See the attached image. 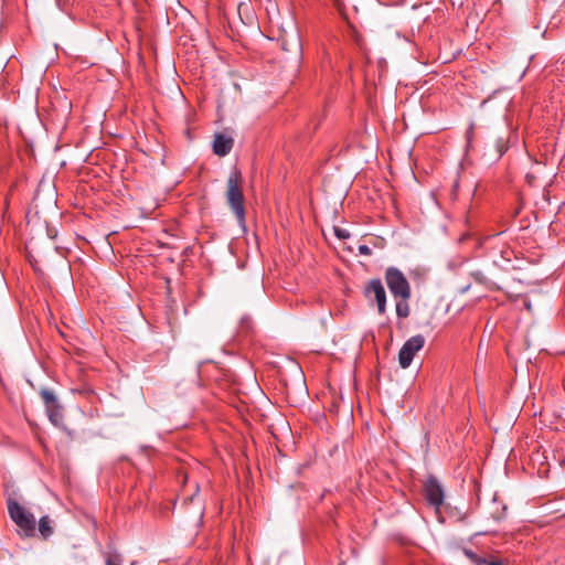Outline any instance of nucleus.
<instances>
[{
  "mask_svg": "<svg viewBox=\"0 0 565 565\" xmlns=\"http://www.w3.org/2000/svg\"><path fill=\"white\" fill-rule=\"evenodd\" d=\"M186 482H188V476L184 475L183 476V500L185 503H192L194 501V499L198 497L199 494V484L196 482H194L192 484V491L190 493H185V489H186Z\"/></svg>",
  "mask_w": 565,
  "mask_h": 565,
  "instance_id": "obj_13",
  "label": "nucleus"
},
{
  "mask_svg": "<svg viewBox=\"0 0 565 565\" xmlns=\"http://www.w3.org/2000/svg\"><path fill=\"white\" fill-rule=\"evenodd\" d=\"M359 253L361 255L370 256L372 254V249L367 245H360Z\"/></svg>",
  "mask_w": 565,
  "mask_h": 565,
  "instance_id": "obj_18",
  "label": "nucleus"
},
{
  "mask_svg": "<svg viewBox=\"0 0 565 565\" xmlns=\"http://www.w3.org/2000/svg\"><path fill=\"white\" fill-rule=\"evenodd\" d=\"M333 232L339 239H347L350 237V233L345 228L334 227Z\"/></svg>",
  "mask_w": 565,
  "mask_h": 565,
  "instance_id": "obj_14",
  "label": "nucleus"
},
{
  "mask_svg": "<svg viewBox=\"0 0 565 565\" xmlns=\"http://www.w3.org/2000/svg\"><path fill=\"white\" fill-rule=\"evenodd\" d=\"M40 396L44 403L50 420L55 424L57 419L62 417V412L54 392L49 388H42Z\"/></svg>",
  "mask_w": 565,
  "mask_h": 565,
  "instance_id": "obj_8",
  "label": "nucleus"
},
{
  "mask_svg": "<svg viewBox=\"0 0 565 565\" xmlns=\"http://www.w3.org/2000/svg\"><path fill=\"white\" fill-rule=\"evenodd\" d=\"M364 295L370 300L374 299L379 315L386 313V291L381 279H371L364 288Z\"/></svg>",
  "mask_w": 565,
  "mask_h": 565,
  "instance_id": "obj_6",
  "label": "nucleus"
},
{
  "mask_svg": "<svg viewBox=\"0 0 565 565\" xmlns=\"http://www.w3.org/2000/svg\"><path fill=\"white\" fill-rule=\"evenodd\" d=\"M486 244L489 248V257L492 259L494 266L503 270L514 268L512 262L516 259L515 252L501 239V234L488 237Z\"/></svg>",
  "mask_w": 565,
  "mask_h": 565,
  "instance_id": "obj_3",
  "label": "nucleus"
},
{
  "mask_svg": "<svg viewBox=\"0 0 565 565\" xmlns=\"http://www.w3.org/2000/svg\"><path fill=\"white\" fill-rule=\"evenodd\" d=\"M288 43L287 42H284L281 47L284 51L286 52H291L292 53V62H294V66L296 68L299 67L300 65V61H301V57H302V45H301V42L299 40V38H295L292 40V42L290 43L291 47H288Z\"/></svg>",
  "mask_w": 565,
  "mask_h": 565,
  "instance_id": "obj_10",
  "label": "nucleus"
},
{
  "mask_svg": "<svg viewBox=\"0 0 565 565\" xmlns=\"http://www.w3.org/2000/svg\"><path fill=\"white\" fill-rule=\"evenodd\" d=\"M8 513L12 522L19 527L20 534L24 537L35 535L36 521L26 508L21 505L13 497L7 499Z\"/></svg>",
  "mask_w": 565,
  "mask_h": 565,
  "instance_id": "obj_2",
  "label": "nucleus"
},
{
  "mask_svg": "<svg viewBox=\"0 0 565 565\" xmlns=\"http://www.w3.org/2000/svg\"><path fill=\"white\" fill-rule=\"evenodd\" d=\"M121 559L119 556H108L106 558V565H120Z\"/></svg>",
  "mask_w": 565,
  "mask_h": 565,
  "instance_id": "obj_17",
  "label": "nucleus"
},
{
  "mask_svg": "<svg viewBox=\"0 0 565 565\" xmlns=\"http://www.w3.org/2000/svg\"><path fill=\"white\" fill-rule=\"evenodd\" d=\"M39 532L43 540H47L53 533L52 520L49 515H43L39 520Z\"/></svg>",
  "mask_w": 565,
  "mask_h": 565,
  "instance_id": "obj_11",
  "label": "nucleus"
},
{
  "mask_svg": "<svg viewBox=\"0 0 565 565\" xmlns=\"http://www.w3.org/2000/svg\"><path fill=\"white\" fill-rule=\"evenodd\" d=\"M473 125L471 124L470 127L467 129L466 131V139H467V142L470 143L472 138H473Z\"/></svg>",
  "mask_w": 565,
  "mask_h": 565,
  "instance_id": "obj_19",
  "label": "nucleus"
},
{
  "mask_svg": "<svg viewBox=\"0 0 565 565\" xmlns=\"http://www.w3.org/2000/svg\"><path fill=\"white\" fill-rule=\"evenodd\" d=\"M524 307L529 310V311H532V305L530 301H524Z\"/></svg>",
  "mask_w": 565,
  "mask_h": 565,
  "instance_id": "obj_20",
  "label": "nucleus"
},
{
  "mask_svg": "<svg viewBox=\"0 0 565 565\" xmlns=\"http://www.w3.org/2000/svg\"><path fill=\"white\" fill-rule=\"evenodd\" d=\"M409 298H397L395 310L398 318H407L411 313V308L408 305Z\"/></svg>",
  "mask_w": 565,
  "mask_h": 565,
  "instance_id": "obj_12",
  "label": "nucleus"
},
{
  "mask_svg": "<svg viewBox=\"0 0 565 565\" xmlns=\"http://www.w3.org/2000/svg\"><path fill=\"white\" fill-rule=\"evenodd\" d=\"M425 345V338L422 334L411 337L403 344L398 352V363L401 367L406 369L411 365L415 354Z\"/></svg>",
  "mask_w": 565,
  "mask_h": 565,
  "instance_id": "obj_5",
  "label": "nucleus"
},
{
  "mask_svg": "<svg viewBox=\"0 0 565 565\" xmlns=\"http://www.w3.org/2000/svg\"><path fill=\"white\" fill-rule=\"evenodd\" d=\"M465 553H466V555H467L469 558H471V559H472L475 563H477L478 565L483 564V563H482V558H479V557H478L473 552L466 550V551H465Z\"/></svg>",
  "mask_w": 565,
  "mask_h": 565,
  "instance_id": "obj_16",
  "label": "nucleus"
},
{
  "mask_svg": "<svg viewBox=\"0 0 565 565\" xmlns=\"http://www.w3.org/2000/svg\"><path fill=\"white\" fill-rule=\"evenodd\" d=\"M234 146V139L226 132H216L213 140V152L218 157L227 156Z\"/></svg>",
  "mask_w": 565,
  "mask_h": 565,
  "instance_id": "obj_9",
  "label": "nucleus"
},
{
  "mask_svg": "<svg viewBox=\"0 0 565 565\" xmlns=\"http://www.w3.org/2000/svg\"><path fill=\"white\" fill-rule=\"evenodd\" d=\"M509 565V564H508Z\"/></svg>",
  "mask_w": 565,
  "mask_h": 565,
  "instance_id": "obj_21",
  "label": "nucleus"
},
{
  "mask_svg": "<svg viewBox=\"0 0 565 565\" xmlns=\"http://www.w3.org/2000/svg\"><path fill=\"white\" fill-rule=\"evenodd\" d=\"M482 563L488 565H508L505 561L498 557H491L489 559L482 558Z\"/></svg>",
  "mask_w": 565,
  "mask_h": 565,
  "instance_id": "obj_15",
  "label": "nucleus"
},
{
  "mask_svg": "<svg viewBox=\"0 0 565 565\" xmlns=\"http://www.w3.org/2000/svg\"><path fill=\"white\" fill-rule=\"evenodd\" d=\"M424 497L429 505L439 509L445 499L443 486L435 476H429L424 483Z\"/></svg>",
  "mask_w": 565,
  "mask_h": 565,
  "instance_id": "obj_7",
  "label": "nucleus"
},
{
  "mask_svg": "<svg viewBox=\"0 0 565 565\" xmlns=\"http://www.w3.org/2000/svg\"><path fill=\"white\" fill-rule=\"evenodd\" d=\"M226 202L235 215L239 226L245 227L246 210L245 198L243 193V177L238 169H233L226 181Z\"/></svg>",
  "mask_w": 565,
  "mask_h": 565,
  "instance_id": "obj_1",
  "label": "nucleus"
},
{
  "mask_svg": "<svg viewBox=\"0 0 565 565\" xmlns=\"http://www.w3.org/2000/svg\"><path fill=\"white\" fill-rule=\"evenodd\" d=\"M385 282L395 299L411 298V285L405 275L396 267H388L384 274Z\"/></svg>",
  "mask_w": 565,
  "mask_h": 565,
  "instance_id": "obj_4",
  "label": "nucleus"
}]
</instances>
